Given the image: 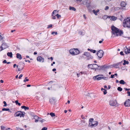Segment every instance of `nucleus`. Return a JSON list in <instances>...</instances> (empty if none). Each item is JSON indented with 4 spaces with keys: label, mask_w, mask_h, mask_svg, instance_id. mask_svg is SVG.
Masks as SVG:
<instances>
[{
    "label": "nucleus",
    "mask_w": 130,
    "mask_h": 130,
    "mask_svg": "<svg viewBox=\"0 0 130 130\" xmlns=\"http://www.w3.org/2000/svg\"><path fill=\"white\" fill-rule=\"evenodd\" d=\"M111 29L112 30L111 33L112 35H114L115 36H121L123 33V31L120 30L119 29L115 27L113 25L111 26Z\"/></svg>",
    "instance_id": "nucleus-1"
},
{
    "label": "nucleus",
    "mask_w": 130,
    "mask_h": 130,
    "mask_svg": "<svg viewBox=\"0 0 130 130\" xmlns=\"http://www.w3.org/2000/svg\"><path fill=\"white\" fill-rule=\"evenodd\" d=\"M4 39V37H2L1 35V41L2 43L1 45V51L8 48V47L7 43L5 42Z\"/></svg>",
    "instance_id": "nucleus-2"
},
{
    "label": "nucleus",
    "mask_w": 130,
    "mask_h": 130,
    "mask_svg": "<svg viewBox=\"0 0 130 130\" xmlns=\"http://www.w3.org/2000/svg\"><path fill=\"white\" fill-rule=\"evenodd\" d=\"M93 119L91 118L89 119L88 126L91 127H93L96 126L98 124V122L97 121H94Z\"/></svg>",
    "instance_id": "nucleus-3"
},
{
    "label": "nucleus",
    "mask_w": 130,
    "mask_h": 130,
    "mask_svg": "<svg viewBox=\"0 0 130 130\" xmlns=\"http://www.w3.org/2000/svg\"><path fill=\"white\" fill-rule=\"evenodd\" d=\"M123 26L124 27H127L128 28H130V19L127 18L124 19L123 21Z\"/></svg>",
    "instance_id": "nucleus-4"
},
{
    "label": "nucleus",
    "mask_w": 130,
    "mask_h": 130,
    "mask_svg": "<svg viewBox=\"0 0 130 130\" xmlns=\"http://www.w3.org/2000/svg\"><path fill=\"white\" fill-rule=\"evenodd\" d=\"M24 113H25V112H24L18 111L15 113L14 116L15 117L20 116V117H23Z\"/></svg>",
    "instance_id": "nucleus-5"
},
{
    "label": "nucleus",
    "mask_w": 130,
    "mask_h": 130,
    "mask_svg": "<svg viewBox=\"0 0 130 130\" xmlns=\"http://www.w3.org/2000/svg\"><path fill=\"white\" fill-rule=\"evenodd\" d=\"M89 66H92V67H90L91 68V69L92 70H94L95 71H96L97 70V68H98V65L95 64H89L88 65V67Z\"/></svg>",
    "instance_id": "nucleus-6"
},
{
    "label": "nucleus",
    "mask_w": 130,
    "mask_h": 130,
    "mask_svg": "<svg viewBox=\"0 0 130 130\" xmlns=\"http://www.w3.org/2000/svg\"><path fill=\"white\" fill-rule=\"evenodd\" d=\"M104 53L103 51L102 50H101L99 51L97 53V55L98 57L100 58L103 57Z\"/></svg>",
    "instance_id": "nucleus-7"
},
{
    "label": "nucleus",
    "mask_w": 130,
    "mask_h": 130,
    "mask_svg": "<svg viewBox=\"0 0 130 130\" xmlns=\"http://www.w3.org/2000/svg\"><path fill=\"white\" fill-rule=\"evenodd\" d=\"M117 101L116 100L115 101H114L113 100H111L110 101L109 105L112 106H116L117 105Z\"/></svg>",
    "instance_id": "nucleus-8"
},
{
    "label": "nucleus",
    "mask_w": 130,
    "mask_h": 130,
    "mask_svg": "<svg viewBox=\"0 0 130 130\" xmlns=\"http://www.w3.org/2000/svg\"><path fill=\"white\" fill-rule=\"evenodd\" d=\"M100 76H103V75H96L95 76H94L93 77V79L94 80H100L102 79V77Z\"/></svg>",
    "instance_id": "nucleus-9"
},
{
    "label": "nucleus",
    "mask_w": 130,
    "mask_h": 130,
    "mask_svg": "<svg viewBox=\"0 0 130 130\" xmlns=\"http://www.w3.org/2000/svg\"><path fill=\"white\" fill-rule=\"evenodd\" d=\"M124 105L125 106H130V99H128L126 100L124 103Z\"/></svg>",
    "instance_id": "nucleus-10"
},
{
    "label": "nucleus",
    "mask_w": 130,
    "mask_h": 130,
    "mask_svg": "<svg viewBox=\"0 0 130 130\" xmlns=\"http://www.w3.org/2000/svg\"><path fill=\"white\" fill-rule=\"evenodd\" d=\"M37 60L38 61H39L40 62H43L44 61V58L41 56L38 57Z\"/></svg>",
    "instance_id": "nucleus-11"
},
{
    "label": "nucleus",
    "mask_w": 130,
    "mask_h": 130,
    "mask_svg": "<svg viewBox=\"0 0 130 130\" xmlns=\"http://www.w3.org/2000/svg\"><path fill=\"white\" fill-rule=\"evenodd\" d=\"M83 55L86 56L87 57H89L90 58L92 59L93 57L92 56H91L89 53L87 52H85L84 53Z\"/></svg>",
    "instance_id": "nucleus-12"
},
{
    "label": "nucleus",
    "mask_w": 130,
    "mask_h": 130,
    "mask_svg": "<svg viewBox=\"0 0 130 130\" xmlns=\"http://www.w3.org/2000/svg\"><path fill=\"white\" fill-rule=\"evenodd\" d=\"M122 62V61H121V62L113 64L112 66V67H116V68H119V67L118 66L119 65H121Z\"/></svg>",
    "instance_id": "nucleus-13"
},
{
    "label": "nucleus",
    "mask_w": 130,
    "mask_h": 130,
    "mask_svg": "<svg viewBox=\"0 0 130 130\" xmlns=\"http://www.w3.org/2000/svg\"><path fill=\"white\" fill-rule=\"evenodd\" d=\"M127 4V3L124 1H122L120 4V5L121 7H125Z\"/></svg>",
    "instance_id": "nucleus-14"
},
{
    "label": "nucleus",
    "mask_w": 130,
    "mask_h": 130,
    "mask_svg": "<svg viewBox=\"0 0 130 130\" xmlns=\"http://www.w3.org/2000/svg\"><path fill=\"white\" fill-rule=\"evenodd\" d=\"M16 57L17 58L19 59L20 60H21L22 58L21 55L20 54L18 53L16 54Z\"/></svg>",
    "instance_id": "nucleus-15"
},
{
    "label": "nucleus",
    "mask_w": 130,
    "mask_h": 130,
    "mask_svg": "<svg viewBox=\"0 0 130 130\" xmlns=\"http://www.w3.org/2000/svg\"><path fill=\"white\" fill-rule=\"evenodd\" d=\"M126 48L125 49L124 52L126 54L127 53H130V49L128 48L126 46Z\"/></svg>",
    "instance_id": "nucleus-16"
},
{
    "label": "nucleus",
    "mask_w": 130,
    "mask_h": 130,
    "mask_svg": "<svg viewBox=\"0 0 130 130\" xmlns=\"http://www.w3.org/2000/svg\"><path fill=\"white\" fill-rule=\"evenodd\" d=\"M36 118L37 119H38V121H39L41 122H43V121H45V120L44 119H42L41 118L39 117L38 116H35Z\"/></svg>",
    "instance_id": "nucleus-17"
},
{
    "label": "nucleus",
    "mask_w": 130,
    "mask_h": 130,
    "mask_svg": "<svg viewBox=\"0 0 130 130\" xmlns=\"http://www.w3.org/2000/svg\"><path fill=\"white\" fill-rule=\"evenodd\" d=\"M55 99L54 98H53L51 99H50L49 101L51 104L54 103L55 102Z\"/></svg>",
    "instance_id": "nucleus-18"
},
{
    "label": "nucleus",
    "mask_w": 130,
    "mask_h": 130,
    "mask_svg": "<svg viewBox=\"0 0 130 130\" xmlns=\"http://www.w3.org/2000/svg\"><path fill=\"white\" fill-rule=\"evenodd\" d=\"M74 50L75 51V55H77L78 54H79V50H77V49H76L75 48H74Z\"/></svg>",
    "instance_id": "nucleus-19"
},
{
    "label": "nucleus",
    "mask_w": 130,
    "mask_h": 130,
    "mask_svg": "<svg viewBox=\"0 0 130 130\" xmlns=\"http://www.w3.org/2000/svg\"><path fill=\"white\" fill-rule=\"evenodd\" d=\"M74 51H75L74 50V48L72 49V50H70V54H71L72 55H75V52Z\"/></svg>",
    "instance_id": "nucleus-20"
},
{
    "label": "nucleus",
    "mask_w": 130,
    "mask_h": 130,
    "mask_svg": "<svg viewBox=\"0 0 130 130\" xmlns=\"http://www.w3.org/2000/svg\"><path fill=\"white\" fill-rule=\"evenodd\" d=\"M99 11V9L97 10L96 11H95V10H93V12L96 15H97V13Z\"/></svg>",
    "instance_id": "nucleus-21"
},
{
    "label": "nucleus",
    "mask_w": 130,
    "mask_h": 130,
    "mask_svg": "<svg viewBox=\"0 0 130 130\" xmlns=\"http://www.w3.org/2000/svg\"><path fill=\"white\" fill-rule=\"evenodd\" d=\"M7 55L10 58H11L12 57V54L11 52H8L7 53Z\"/></svg>",
    "instance_id": "nucleus-22"
},
{
    "label": "nucleus",
    "mask_w": 130,
    "mask_h": 130,
    "mask_svg": "<svg viewBox=\"0 0 130 130\" xmlns=\"http://www.w3.org/2000/svg\"><path fill=\"white\" fill-rule=\"evenodd\" d=\"M103 70V66H98L97 70Z\"/></svg>",
    "instance_id": "nucleus-23"
},
{
    "label": "nucleus",
    "mask_w": 130,
    "mask_h": 130,
    "mask_svg": "<svg viewBox=\"0 0 130 130\" xmlns=\"http://www.w3.org/2000/svg\"><path fill=\"white\" fill-rule=\"evenodd\" d=\"M21 108L22 109H24L25 110H28L29 109V108L28 107H26L25 106H22Z\"/></svg>",
    "instance_id": "nucleus-24"
},
{
    "label": "nucleus",
    "mask_w": 130,
    "mask_h": 130,
    "mask_svg": "<svg viewBox=\"0 0 130 130\" xmlns=\"http://www.w3.org/2000/svg\"><path fill=\"white\" fill-rule=\"evenodd\" d=\"M2 110L3 111H8L10 112H11V111L10 110V109H9L8 108H3L2 109Z\"/></svg>",
    "instance_id": "nucleus-25"
},
{
    "label": "nucleus",
    "mask_w": 130,
    "mask_h": 130,
    "mask_svg": "<svg viewBox=\"0 0 130 130\" xmlns=\"http://www.w3.org/2000/svg\"><path fill=\"white\" fill-rule=\"evenodd\" d=\"M117 19V18L113 16H112L111 17V20L115 21Z\"/></svg>",
    "instance_id": "nucleus-26"
},
{
    "label": "nucleus",
    "mask_w": 130,
    "mask_h": 130,
    "mask_svg": "<svg viewBox=\"0 0 130 130\" xmlns=\"http://www.w3.org/2000/svg\"><path fill=\"white\" fill-rule=\"evenodd\" d=\"M124 63H123V65H125L126 64H128L129 63V62L128 61H126L125 60H124Z\"/></svg>",
    "instance_id": "nucleus-27"
},
{
    "label": "nucleus",
    "mask_w": 130,
    "mask_h": 130,
    "mask_svg": "<svg viewBox=\"0 0 130 130\" xmlns=\"http://www.w3.org/2000/svg\"><path fill=\"white\" fill-rule=\"evenodd\" d=\"M69 9L70 10H72L74 11H75L76 10V9L73 7L70 6L69 7Z\"/></svg>",
    "instance_id": "nucleus-28"
},
{
    "label": "nucleus",
    "mask_w": 130,
    "mask_h": 130,
    "mask_svg": "<svg viewBox=\"0 0 130 130\" xmlns=\"http://www.w3.org/2000/svg\"><path fill=\"white\" fill-rule=\"evenodd\" d=\"M119 83L120 84L124 85L126 83L123 80H120Z\"/></svg>",
    "instance_id": "nucleus-29"
},
{
    "label": "nucleus",
    "mask_w": 130,
    "mask_h": 130,
    "mask_svg": "<svg viewBox=\"0 0 130 130\" xmlns=\"http://www.w3.org/2000/svg\"><path fill=\"white\" fill-rule=\"evenodd\" d=\"M58 11H57V10H54L53 11V12L52 13V14L53 15H55V14H56L58 13Z\"/></svg>",
    "instance_id": "nucleus-30"
},
{
    "label": "nucleus",
    "mask_w": 130,
    "mask_h": 130,
    "mask_svg": "<svg viewBox=\"0 0 130 130\" xmlns=\"http://www.w3.org/2000/svg\"><path fill=\"white\" fill-rule=\"evenodd\" d=\"M21 63H22V64L23 65V67H22L21 69H20L19 68L18 69V71H19L22 70V69H23L24 67V63H22V62Z\"/></svg>",
    "instance_id": "nucleus-31"
},
{
    "label": "nucleus",
    "mask_w": 130,
    "mask_h": 130,
    "mask_svg": "<svg viewBox=\"0 0 130 130\" xmlns=\"http://www.w3.org/2000/svg\"><path fill=\"white\" fill-rule=\"evenodd\" d=\"M15 103H16L17 105H18L19 106H20L21 105V104L20 103L18 102V100H16L15 101Z\"/></svg>",
    "instance_id": "nucleus-32"
},
{
    "label": "nucleus",
    "mask_w": 130,
    "mask_h": 130,
    "mask_svg": "<svg viewBox=\"0 0 130 130\" xmlns=\"http://www.w3.org/2000/svg\"><path fill=\"white\" fill-rule=\"evenodd\" d=\"M1 93L4 96L5 95L6 92L5 91H4L3 90H1Z\"/></svg>",
    "instance_id": "nucleus-33"
},
{
    "label": "nucleus",
    "mask_w": 130,
    "mask_h": 130,
    "mask_svg": "<svg viewBox=\"0 0 130 130\" xmlns=\"http://www.w3.org/2000/svg\"><path fill=\"white\" fill-rule=\"evenodd\" d=\"M102 18L103 19L105 20L108 18V16L106 15H104L103 17Z\"/></svg>",
    "instance_id": "nucleus-34"
},
{
    "label": "nucleus",
    "mask_w": 130,
    "mask_h": 130,
    "mask_svg": "<svg viewBox=\"0 0 130 130\" xmlns=\"http://www.w3.org/2000/svg\"><path fill=\"white\" fill-rule=\"evenodd\" d=\"M117 90L119 91H121L122 90V89L120 87H118L117 88Z\"/></svg>",
    "instance_id": "nucleus-35"
},
{
    "label": "nucleus",
    "mask_w": 130,
    "mask_h": 130,
    "mask_svg": "<svg viewBox=\"0 0 130 130\" xmlns=\"http://www.w3.org/2000/svg\"><path fill=\"white\" fill-rule=\"evenodd\" d=\"M55 15L56 16L58 19H59V18L61 17V16L60 15L58 14H55Z\"/></svg>",
    "instance_id": "nucleus-36"
},
{
    "label": "nucleus",
    "mask_w": 130,
    "mask_h": 130,
    "mask_svg": "<svg viewBox=\"0 0 130 130\" xmlns=\"http://www.w3.org/2000/svg\"><path fill=\"white\" fill-rule=\"evenodd\" d=\"M50 115L52 117H53L55 116V115L54 113L51 112L50 113Z\"/></svg>",
    "instance_id": "nucleus-37"
},
{
    "label": "nucleus",
    "mask_w": 130,
    "mask_h": 130,
    "mask_svg": "<svg viewBox=\"0 0 130 130\" xmlns=\"http://www.w3.org/2000/svg\"><path fill=\"white\" fill-rule=\"evenodd\" d=\"M27 77H26L23 80L24 82H25L26 81H28L29 80V79H27Z\"/></svg>",
    "instance_id": "nucleus-38"
},
{
    "label": "nucleus",
    "mask_w": 130,
    "mask_h": 130,
    "mask_svg": "<svg viewBox=\"0 0 130 130\" xmlns=\"http://www.w3.org/2000/svg\"><path fill=\"white\" fill-rule=\"evenodd\" d=\"M52 18L53 19H55L56 18L55 16H56L55 15H53L52 14Z\"/></svg>",
    "instance_id": "nucleus-39"
},
{
    "label": "nucleus",
    "mask_w": 130,
    "mask_h": 130,
    "mask_svg": "<svg viewBox=\"0 0 130 130\" xmlns=\"http://www.w3.org/2000/svg\"><path fill=\"white\" fill-rule=\"evenodd\" d=\"M108 78L106 77H102V79H103L104 80H106Z\"/></svg>",
    "instance_id": "nucleus-40"
},
{
    "label": "nucleus",
    "mask_w": 130,
    "mask_h": 130,
    "mask_svg": "<svg viewBox=\"0 0 130 130\" xmlns=\"http://www.w3.org/2000/svg\"><path fill=\"white\" fill-rule=\"evenodd\" d=\"M1 130H4L5 129V127L3 126H1Z\"/></svg>",
    "instance_id": "nucleus-41"
},
{
    "label": "nucleus",
    "mask_w": 130,
    "mask_h": 130,
    "mask_svg": "<svg viewBox=\"0 0 130 130\" xmlns=\"http://www.w3.org/2000/svg\"><path fill=\"white\" fill-rule=\"evenodd\" d=\"M54 34H55V35H57V32L56 31H55V32L53 31V32H52V35H53Z\"/></svg>",
    "instance_id": "nucleus-42"
},
{
    "label": "nucleus",
    "mask_w": 130,
    "mask_h": 130,
    "mask_svg": "<svg viewBox=\"0 0 130 130\" xmlns=\"http://www.w3.org/2000/svg\"><path fill=\"white\" fill-rule=\"evenodd\" d=\"M52 26V24H50L48 25V27H47V28H51Z\"/></svg>",
    "instance_id": "nucleus-43"
},
{
    "label": "nucleus",
    "mask_w": 130,
    "mask_h": 130,
    "mask_svg": "<svg viewBox=\"0 0 130 130\" xmlns=\"http://www.w3.org/2000/svg\"><path fill=\"white\" fill-rule=\"evenodd\" d=\"M3 103L4 104V105L3 106L4 107L6 106H7V103L5 101H4L3 102Z\"/></svg>",
    "instance_id": "nucleus-44"
},
{
    "label": "nucleus",
    "mask_w": 130,
    "mask_h": 130,
    "mask_svg": "<svg viewBox=\"0 0 130 130\" xmlns=\"http://www.w3.org/2000/svg\"><path fill=\"white\" fill-rule=\"evenodd\" d=\"M103 69L104 70L105 69H107V65H103Z\"/></svg>",
    "instance_id": "nucleus-45"
},
{
    "label": "nucleus",
    "mask_w": 130,
    "mask_h": 130,
    "mask_svg": "<svg viewBox=\"0 0 130 130\" xmlns=\"http://www.w3.org/2000/svg\"><path fill=\"white\" fill-rule=\"evenodd\" d=\"M103 92L104 94H106L107 93V91L106 89L104 90Z\"/></svg>",
    "instance_id": "nucleus-46"
},
{
    "label": "nucleus",
    "mask_w": 130,
    "mask_h": 130,
    "mask_svg": "<svg viewBox=\"0 0 130 130\" xmlns=\"http://www.w3.org/2000/svg\"><path fill=\"white\" fill-rule=\"evenodd\" d=\"M91 52L93 53H95L96 52V51L94 50H91Z\"/></svg>",
    "instance_id": "nucleus-47"
},
{
    "label": "nucleus",
    "mask_w": 130,
    "mask_h": 130,
    "mask_svg": "<svg viewBox=\"0 0 130 130\" xmlns=\"http://www.w3.org/2000/svg\"><path fill=\"white\" fill-rule=\"evenodd\" d=\"M109 7L108 6H106L105 7V8L104 9L105 10H107L108 9H109Z\"/></svg>",
    "instance_id": "nucleus-48"
},
{
    "label": "nucleus",
    "mask_w": 130,
    "mask_h": 130,
    "mask_svg": "<svg viewBox=\"0 0 130 130\" xmlns=\"http://www.w3.org/2000/svg\"><path fill=\"white\" fill-rule=\"evenodd\" d=\"M47 128L46 127H43L41 130H47Z\"/></svg>",
    "instance_id": "nucleus-49"
},
{
    "label": "nucleus",
    "mask_w": 130,
    "mask_h": 130,
    "mask_svg": "<svg viewBox=\"0 0 130 130\" xmlns=\"http://www.w3.org/2000/svg\"><path fill=\"white\" fill-rule=\"evenodd\" d=\"M104 39H102V40L99 41V43H102V42L104 41Z\"/></svg>",
    "instance_id": "nucleus-50"
},
{
    "label": "nucleus",
    "mask_w": 130,
    "mask_h": 130,
    "mask_svg": "<svg viewBox=\"0 0 130 130\" xmlns=\"http://www.w3.org/2000/svg\"><path fill=\"white\" fill-rule=\"evenodd\" d=\"M80 73L82 74H86V72H80Z\"/></svg>",
    "instance_id": "nucleus-51"
},
{
    "label": "nucleus",
    "mask_w": 130,
    "mask_h": 130,
    "mask_svg": "<svg viewBox=\"0 0 130 130\" xmlns=\"http://www.w3.org/2000/svg\"><path fill=\"white\" fill-rule=\"evenodd\" d=\"M120 54L121 55H124V54L123 53V52L122 51L120 52Z\"/></svg>",
    "instance_id": "nucleus-52"
},
{
    "label": "nucleus",
    "mask_w": 130,
    "mask_h": 130,
    "mask_svg": "<svg viewBox=\"0 0 130 130\" xmlns=\"http://www.w3.org/2000/svg\"><path fill=\"white\" fill-rule=\"evenodd\" d=\"M126 91H129L130 90V89H128L124 88Z\"/></svg>",
    "instance_id": "nucleus-53"
},
{
    "label": "nucleus",
    "mask_w": 130,
    "mask_h": 130,
    "mask_svg": "<svg viewBox=\"0 0 130 130\" xmlns=\"http://www.w3.org/2000/svg\"><path fill=\"white\" fill-rule=\"evenodd\" d=\"M3 63H7V61L6 60H4V61H3Z\"/></svg>",
    "instance_id": "nucleus-54"
},
{
    "label": "nucleus",
    "mask_w": 130,
    "mask_h": 130,
    "mask_svg": "<svg viewBox=\"0 0 130 130\" xmlns=\"http://www.w3.org/2000/svg\"><path fill=\"white\" fill-rule=\"evenodd\" d=\"M23 76V74H21L19 76V79H20Z\"/></svg>",
    "instance_id": "nucleus-55"
},
{
    "label": "nucleus",
    "mask_w": 130,
    "mask_h": 130,
    "mask_svg": "<svg viewBox=\"0 0 130 130\" xmlns=\"http://www.w3.org/2000/svg\"><path fill=\"white\" fill-rule=\"evenodd\" d=\"M114 75H111L110 78H114Z\"/></svg>",
    "instance_id": "nucleus-56"
},
{
    "label": "nucleus",
    "mask_w": 130,
    "mask_h": 130,
    "mask_svg": "<svg viewBox=\"0 0 130 130\" xmlns=\"http://www.w3.org/2000/svg\"><path fill=\"white\" fill-rule=\"evenodd\" d=\"M127 93L128 94V96H130V91H127Z\"/></svg>",
    "instance_id": "nucleus-57"
},
{
    "label": "nucleus",
    "mask_w": 130,
    "mask_h": 130,
    "mask_svg": "<svg viewBox=\"0 0 130 130\" xmlns=\"http://www.w3.org/2000/svg\"><path fill=\"white\" fill-rule=\"evenodd\" d=\"M111 66H107V69H109L111 68Z\"/></svg>",
    "instance_id": "nucleus-58"
},
{
    "label": "nucleus",
    "mask_w": 130,
    "mask_h": 130,
    "mask_svg": "<svg viewBox=\"0 0 130 130\" xmlns=\"http://www.w3.org/2000/svg\"><path fill=\"white\" fill-rule=\"evenodd\" d=\"M17 130H24L23 129L21 128H17Z\"/></svg>",
    "instance_id": "nucleus-59"
},
{
    "label": "nucleus",
    "mask_w": 130,
    "mask_h": 130,
    "mask_svg": "<svg viewBox=\"0 0 130 130\" xmlns=\"http://www.w3.org/2000/svg\"><path fill=\"white\" fill-rule=\"evenodd\" d=\"M82 31H80L79 32V34L80 35H82Z\"/></svg>",
    "instance_id": "nucleus-60"
},
{
    "label": "nucleus",
    "mask_w": 130,
    "mask_h": 130,
    "mask_svg": "<svg viewBox=\"0 0 130 130\" xmlns=\"http://www.w3.org/2000/svg\"><path fill=\"white\" fill-rule=\"evenodd\" d=\"M81 118L82 119H84L85 118V117H84L83 115H81Z\"/></svg>",
    "instance_id": "nucleus-61"
},
{
    "label": "nucleus",
    "mask_w": 130,
    "mask_h": 130,
    "mask_svg": "<svg viewBox=\"0 0 130 130\" xmlns=\"http://www.w3.org/2000/svg\"><path fill=\"white\" fill-rule=\"evenodd\" d=\"M83 17H84L85 18V19H86V15L85 14H84L83 15Z\"/></svg>",
    "instance_id": "nucleus-62"
},
{
    "label": "nucleus",
    "mask_w": 130,
    "mask_h": 130,
    "mask_svg": "<svg viewBox=\"0 0 130 130\" xmlns=\"http://www.w3.org/2000/svg\"><path fill=\"white\" fill-rule=\"evenodd\" d=\"M39 121L38 119H36L35 120V122H37Z\"/></svg>",
    "instance_id": "nucleus-63"
},
{
    "label": "nucleus",
    "mask_w": 130,
    "mask_h": 130,
    "mask_svg": "<svg viewBox=\"0 0 130 130\" xmlns=\"http://www.w3.org/2000/svg\"><path fill=\"white\" fill-rule=\"evenodd\" d=\"M56 70V69L55 68L53 69L52 70V71L53 72L55 71Z\"/></svg>",
    "instance_id": "nucleus-64"
}]
</instances>
